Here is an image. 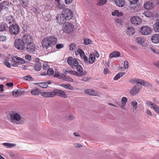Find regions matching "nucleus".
<instances>
[{
    "mask_svg": "<svg viewBox=\"0 0 159 159\" xmlns=\"http://www.w3.org/2000/svg\"><path fill=\"white\" fill-rule=\"evenodd\" d=\"M57 39L54 37L51 36L44 38L42 40V45L43 48H47L57 43Z\"/></svg>",
    "mask_w": 159,
    "mask_h": 159,
    "instance_id": "nucleus-1",
    "label": "nucleus"
},
{
    "mask_svg": "<svg viewBox=\"0 0 159 159\" xmlns=\"http://www.w3.org/2000/svg\"><path fill=\"white\" fill-rule=\"evenodd\" d=\"M8 115L10 117V122L13 123L22 124L24 123L23 121H21V116L18 113L12 111L9 113Z\"/></svg>",
    "mask_w": 159,
    "mask_h": 159,
    "instance_id": "nucleus-2",
    "label": "nucleus"
},
{
    "mask_svg": "<svg viewBox=\"0 0 159 159\" xmlns=\"http://www.w3.org/2000/svg\"><path fill=\"white\" fill-rule=\"evenodd\" d=\"M129 81L131 83H135L140 84L141 85L146 87L147 88H150L152 87V84L149 83L141 79H130Z\"/></svg>",
    "mask_w": 159,
    "mask_h": 159,
    "instance_id": "nucleus-3",
    "label": "nucleus"
},
{
    "mask_svg": "<svg viewBox=\"0 0 159 159\" xmlns=\"http://www.w3.org/2000/svg\"><path fill=\"white\" fill-rule=\"evenodd\" d=\"M14 45L17 49L20 50H24L25 48V43L22 39H16L14 41Z\"/></svg>",
    "mask_w": 159,
    "mask_h": 159,
    "instance_id": "nucleus-4",
    "label": "nucleus"
},
{
    "mask_svg": "<svg viewBox=\"0 0 159 159\" xmlns=\"http://www.w3.org/2000/svg\"><path fill=\"white\" fill-rule=\"evenodd\" d=\"M63 30L66 33H71L73 31L74 26L71 23L65 22L63 26Z\"/></svg>",
    "mask_w": 159,
    "mask_h": 159,
    "instance_id": "nucleus-5",
    "label": "nucleus"
},
{
    "mask_svg": "<svg viewBox=\"0 0 159 159\" xmlns=\"http://www.w3.org/2000/svg\"><path fill=\"white\" fill-rule=\"evenodd\" d=\"M140 31L143 35H148L152 33V30L150 27L145 25L141 28Z\"/></svg>",
    "mask_w": 159,
    "mask_h": 159,
    "instance_id": "nucleus-6",
    "label": "nucleus"
},
{
    "mask_svg": "<svg viewBox=\"0 0 159 159\" xmlns=\"http://www.w3.org/2000/svg\"><path fill=\"white\" fill-rule=\"evenodd\" d=\"M10 32L12 34L16 35L20 31L19 26L16 24L11 25L9 27Z\"/></svg>",
    "mask_w": 159,
    "mask_h": 159,
    "instance_id": "nucleus-7",
    "label": "nucleus"
},
{
    "mask_svg": "<svg viewBox=\"0 0 159 159\" xmlns=\"http://www.w3.org/2000/svg\"><path fill=\"white\" fill-rule=\"evenodd\" d=\"M54 97L58 96L66 98L67 97L66 94L65 92L61 90L54 89L53 90Z\"/></svg>",
    "mask_w": 159,
    "mask_h": 159,
    "instance_id": "nucleus-8",
    "label": "nucleus"
},
{
    "mask_svg": "<svg viewBox=\"0 0 159 159\" xmlns=\"http://www.w3.org/2000/svg\"><path fill=\"white\" fill-rule=\"evenodd\" d=\"M11 60L14 62L16 63L13 64H11L12 66H17L16 64L17 63L23 64L25 63V61L24 59L18 57L17 56H13L12 57H11Z\"/></svg>",
    "mask_w": 159,
    "mask_h": 159,
    "instance_id": "nucleus-9",
    "label": "nucleus"
},
{
    "mask_svg": "<svg viewBox=\"0 0 159 159\" xmlns=\"http://www.w3.org/2000/svg\"><path fill=\"white\" fill-rule=\"evenodd\" d=\"M62 14L66 19L68 20L71 19L73 17V13L72 11L68 9L64 10Z\"/></svg>",
    "mask_w": 159,
    "mask_h": 159,
    "instance_id": "nucleus-10",
    "label": "nucleus"
},
{
    "mask_svg": "<svg viewBox=\"0 0 159 159\" xmlns=\"http://www.w3.org/2000/svg\"><path fill=\"white\" fill-rule=\"evenodd\" d=\"M26 49L28 52L31 53L35 51L36 49V46L33 43H29L28 44H26Z\"/></svg>",
    "mask_w": 159,
    "mask_h": 159,
    "instance_id": "nucleus-11",
    "label": "nucleus"
},
{
    "mask_svg": "<svg viewBox=\"0 0 159 159\" xmlns=\"http://www.w3.org/2000/svg\"><path fill=\"white\" fill-rule=\"evenodd\" d=\"M67 62L69 65L73 68L75 67L78 65L79 63L77 59L76 58H73L72 57H70L68 58Z\"/></svg>",
    "mask_w": 159,
    "mask_h": 159,
    "instance_id": "nucleus-12",
    "label": "nucleus"
},
{
    "mask_svg": "<svg viewBox=\"0 0 159 159\" xmlns=\"http://www.w3.org/2000/svg\"><path fill=\"white\" fill-rule=\"evenodd\" d=\"M25 93V90L22 89H15L12 92L13 96L18 97L23 95Z\"/></svg>",
    "mask_w": 159,
    "mask_h": 159,
    "instance_id": "nucleus-13",
    "label": "nucleus"
},
{
    "mask_svg": "<svg viewBox=\"0 0 159 159\" xmlns=\"http://www.w3.org/2000/svg\"><path fill=\"white\" fill-rule=\"evenodd\" d=\"M132 24L136 25H140L142 23L141 19L138 16L132 17L131 19Z\"/></svg>",
    "mask_w": 159,
    "mask_h": 159,
    "instance_id": "nucleus-14",
    "label": "nucleus"
},
{
    "mask_svg": "<svg viewBox=\"0 0 159 159\" xmlns=\"http://www.w3.org/2000/svg\"><path fill=\"white\" fill-rule=\"evenodd\" d=\"M141 88L139 84H136L130 91V94L133 96L135 95L139 92Z\"/></svg>",
    "mask_w": 159,
    "mask_h": 159,
    "instance_id": "nucleus-15",
    "label": "nucleus"
},
{
    "mask_svg": "<svg viewBox=\"0 0 159 159\" xmlns=\"http://www.w3.org/2000/svg\"><path fill=\"white\" fill-rule=\"evenodd\" d=\"M22 40H23L25 43L28 44L29 43H31L32 41V37L28 34H25L24 35L22 38Z\"/></svg>",
    "mask_w": 159,
    "mask_h": 159,
    "instance_id": "nucleus-16",
    "label": "nucleus"
},
{
    "mask_svg": "<svg viewBox=\"0 0 159 159\" xmlns=\"http://www.w3.org/2000/svg\"><path fill=\"white\" fill-rule=\"evenodd\" d=\"M147 104L157 113H159V107L158 106L150 101H147Z\"/></svg>",
    "mask_w": 159,
    "mask_h": 159,
    "instance_id": "nucleus-17",
    "label": "nucleus"
},
{
    "mask_svg": "<svg viewBox=\"0 0 159 159\" xmlns=\"http://www.w3.org/2000/svg\"><path fill=\"white\" fill-rule=\"evenodd\" d=\"M41 95L46 98L53 97V92H43L41 93Z\"/></svg>",
    "mask_w": 159,
    "mask_h": 159,
    "instance_id": "nucleus-18",
    "label": "nucleus"
},
{
    "mask_svg": "<svg viewBox=\"0 0 159 159\" xmlns=\"http://www.w3.org/2000/svg\"><path fill=\"white\" fill-rule=\"evenodd\" d=\"M56 19L57 22L59 24H62L66 20V19L62 14L59 15L57 17Z\"/></svg>",
    "mask_w": 159,
    "mask_h": 159,
    "instance_id": "nucleus-19",
    "label": "nucleus"
},
{
    "mask_svg": "<svg viewBox=\"0 0 159 159\" xmlns=\"http://www.w3.org/2000/svg\"><path fill=\"white\" fill-rule=\"evenodd\" d=\"M84 92L86 94L91 96H95L97 95V94L96 91L90 89L85 90Z\"/></svg>",
    "mask_w": 159,
    "mask_h": 159,
    "instance_id": "nucleus-20",
    "label": "nucleus"
},
{
    "mask_svg": "<svg viewBox=\"0 0 159 159\" xmlns=\"http://www.w3.org/2000/svg\"><path fill=\"white\" fill-rule=\"evenodd\" d=\"M144 7L146 9L151 10L153 8L154 5L152 2H148L145 3Z\"/></svg>",
    "mask_w": 159,
    "mask_h": 159,
    "instance_id": "nucleus-21",
    "label": "nucleus"
},
{
    "mask_svg": "<svg viewBox=\"0 0 159 159\" xmlns=\"http://www.w3.org/2000/svg\"><path fill=\"white\" fill-rule=\"evenodd\" d=\"M135 32L134 29L132 27H127L126 31V33L128 35L132 36Z\"/></svg>",
    "mask_w": 159,
    "mask_h": 159,
    "instance_id": "nucleus-22",
    "label": "nucleus"
},
{
    "mask_svg": "<svg viewBox=\"0 0 159 159\" xmlns=\"http://www.w3.org/2000/svg\"><path fill=\"white\" fill-rule=\"evenodd\" d=\"M9 6V3L8 1H5L1 2L0 4V7L1 9H4L7 8Z\"/></svg>",
    "mask_w": 159,
    "mask_h": 159,
    "instance_id": "nucleus-23",
    "label": "nucleus"
},
{
    "mask_svg": "<svg viewBox=\"0 0 159 159\" xmlns=\"http://www.w3.org/2000/svg\"><path fill=\"white\" fill-rule=\"evenodd\" d=\"M152 42L154 43H159V34H157L153 35L151 38Z\"/></svg>",
    "mask_w": 159,
    "mask_h": 159,
    "instance_id": "nucleus-24",
    "label": "nucleus"
},
{
    "mask_svg": "<svg viewBox=\"0 0 159 159\" xmlns=\"http://www.w3.org/2000/svg\"><path fill=\"white\" fill-rule=\"evenodd\" d=\"M116 4L119 7H123L125 6V2L124 0H115Z\"/></svg>",
    "mask_w": 159,
    "mask_h": 159,
    "instance_id": "nucleus-25",
    "label": "nucleus"
},
{
    "mask_svg": "<svg viewBox=\"0 0 159 159\" xmlns=\"http://www.w3.org/2000/svg\"><path fill=\"white\" fill-rule=\"evenodd\" d=\"M120 53L119 52L117 51H114L111 53L109 55V57L110 58H112L114 57H117L120 56Z\"/></svg>",
    "mask_w": 159,
    "mask_h": 159,
    "instance_id": "nucleus-26",
    "label": "nucleus"
},
{
    "mask_svg": "<svg viewBox=\"0 0 159 159\" xmlns=\"http://www.w3.org/2000/svg\"><path fill=\"white\" fill-rule=\"evenodd\" d=\"M31 92V94L34 95H39L40 94H41V93L40 92V91L37 89H32Z\"/></svg>",
    "mask_w": 159,
    "mask_h": 159,
    "instance_id": "nucleus-27",
    "label": "nucleus"
},
{
    "mask_svg": "<svg viewBox=\"0 0 159 159\" xmlns=\"http://www.w3.org/2000/svg\"><path fill=\"white\" fill-rule=\"evenodd\" d=\"M95 59V55L94 54L90 53L89 55V62L90 64H92L94 62Z\"/></svg>",
    "mask_w": 159,
    "mask_h": 159,
    "instance_id": "nucleus-28",
    "label": "nucleus"
},
{
    "mask_svg": "<svg viewBox=\"0 0 159 159\" xmlns=\"http://www.w3.org/2000/svg\"><path fill=\"white\" fill-rule=\"evenodd\" d=\"M6 20L7 23L10 24L13 23L14 19L12 16H9L7 17Z\"/></svg>",
    "mask_w": 159,
    "mask_h": 159,
    "instance_id": "nucleus-29",
    "label": "nucleus"
},
{
    "mask_svg": "<svg viewBox=\"0 0 159 159\" xmlns=\"http://www.w3.org/2000/svg\"><path fill=\"white\" fill-rule=\"evenodd\" d=\"M136 41L137 43L141 45H143L144 42L143 39L140 37L136 38Z\"/></svg>",
    "mask_w": 159,
    "mask_h": 159,
    "instance_id": "nucleus-30",
    "label": "nucleus"
},
{
    "mask_svg": "<svg viewBox=\"0 0 159 159\" xmlns=\"http://www.w3.org/2000/svg\"><path fill=\"white\" fill-rule=\"evenodd\" d=\"M125 74V72H119L118 73L116 76L114 78V80H117L119 79L120 77L122 76L123 75H124Z\"/></svg>",
    "mask_w": 159,
    "mask_h": 159,
    "instance_id": "nucleus-31",
    "label": "nucleus"
},
{
    "mask_svg": "<svg viewBox=\"0 0 159 159\" xmlns=\"http://www.w3.org/2000/svg\"><path fill=\"white\" fill-rule=\"evenodd\" d=\"M112 14L113 16H122L123 15V12L121 11L119 12L118 10H115L112 12Z\"/></svg>",
    "mask_w": 159,
    "mask_h": 159,
    "instance_id": "nucleus-32",
    "label": "nucleus"
},
{
    "mask_svg": "<svg viewBox=\"0 0 159 159\" xmlns=\"http://www.w3.org/2000/svg\"><path fill=\"white\" fill-rule=\"evenodd\" d=\"M61 86L66 89H68L70 90H72L73 89V87L71 86V85L69 84H61Z\"/></svg>",
    "mask_w": 159,
    "mask_h": 159,
    "instance_id": "nucleus-33",
    "label": "nucleus"
},
{
    "mask_svg": "<svg viewBox=\"0 0 159 159\" xmlns=\"http://www.w3.org/2000/svg\"><path fill=\"white\" fill-rule=\"evenodd\" d=\"M2 145L4 146L7 147V148H10L13 147L14 146H15L16 145L15 144L8 143H3Z\"/></svg>",
    "mask_w": 159,
    "mask_h": 159,
    "instance_id": "nucleus-34",
    "label": "nucleus"
},
{
    "mask_svg": "<svg viewBox=\"0 0 159 159\" xmlns=\"http://www.w3.org/2000/svg\"><path fill=\"white\" fill-rule=\"evenodd\" d=\"M75 54L76 55L80 54L81 57L84 56V52L80 49H78L76 51H75Z\"/></svg>",
    "mask_w": 159,
    "mask_h": 159,
    "instance_id": "nucleus-35",
    "label": "nucleus"
},
{
    "mask_svg": "<svg viewBox=\"0 0 159 159\" xmlns=\"http://www.w3.org/2000/svg\"><path fill=\"white\" fill-rule=\"evenodd\" d=\"M34 68L36 71H39L42 68L41 64L40 63H36L34 66Z\"/></svg>",
    "mask_w": 159,
    "mask_h": 159,
    "instance_id": "nucleus-36",
    "label": "nucleus"
},
{
    "mask_svg": "<svg viewBox=\"0 0 159 159\" xmlns=\"http://www.w3.org/2000/svg\"><path fill=\"white\" fill-rule=\"evenodd\" d=\"M35 84L43 88H46L48 87V85L45 82L38 83H35Z\"/></svg>",
    "mask_w": 159,
    "mask_h": 159,
    "instance_id": "nucleus-37",
    "label": "nucleus"
},
{
    "mask_svg": "<svg viewBox=\"0 0 159 159\" xmlns=\"http://www.w3.org/2000/svg\"><path fill=\"white\" fill-rule=\"evenodd\" d=\"M73 68L76 69L79 72H84V71H83L82 67L81 66L79 65V63L78 64V65L76 66Z\"/></svg>",
    "mask_w": 159,
    "mask_h": 159,
    "instance_id": "nucleus-38",
    "label": "nucleus"
},
{
    "mask_svg": "<svg viewBox=\"0 0 159 159\" xmlns=\"http://www.w3.org/2000/svg\"><path fill=\"white\" fill-rule=\"evenodd\" d=\"M23 79L24 80L28 81H33L34 80V78L29 75L23 77Z\"/></svg>",
    "mask_w": 159,
    "mask_h": 159,
    "instance_id": "nucleus-39",
    "label": "nucleus"
},
{
    "mask_svg": "<svg viewBox=\"0 0 159 159\" xmlns=\"http://www.w3.org/2000/svg\"><path fill=\"white\" fill-rule=\"evenodd\" d=\"M153 28L155 32H159V22L155 23L153 25Z\"/></svg>",
    "mask_w": 159,
    "mask_h": 159,
    "instance_id": "nucleus-40",
    "label": "nucleus"
},
{
    "mask_svg": "<svg viewBox=\"0 0 159 159\" xmlns=\"http://www.w3.org/2000/svg\"><path fill=\"white\" fill-rule=\"evenodd\" d=\"M6 27L5 26L4 24L2 23H0V31H5L6 30Z\"/></svg>",
    "mask_w": 159,
    "mask_h": 159,
    "instance_id": "nucleus-41",
    "label": "nucleus"
},
{
    "mask_svg": "<svg viewBox=\"0 0 159 159\" xmlns=\"http://www.w3.org/2000/svg\"><path fill=\"white\" fill-rule=\"evenodd\" d=\"M98 3L97 5H102L105 4L107 2V0H98Z\"/></svg>",
    "mask_w": 159,
    "mask_h": 159,
    "instance_id": "nucleus-42",
    "label": "nucleus"
},
{
    "mask_svg": "<svg viewBox=\"0 0 159 159\" xmlns=\"http://www.w3.org/2000/svg\"><path fill=\"white\" fill-rule=\"evenodd\" d=\"M47 74L49 75H52L54 73V70L52 68H49L47 71Z\"/></svg>",
    "mask_w": 159,
    "mask_h": 159,
    "instance_id": "nucleus-43",
    "label": "nucleus"
},
{
    "mask_svg": "<svg viewBox=\"0 0 159 159\" xmlns=\"http://www.w3.org/2000/svg\"><path fill=\"white\" fill-rule=\"evenodd\" d=\"M80 74L78 73L77 72L75 71L74 75H76L78 77H80L84 75H85L87 73V72L84 71V72H80Z\"/></svg>",
    "mask_w": 159,
    "mask_h": 159,
    "instance_id": "nucleus-44",
    "label": "nucleus"
},
{
    "mask_svg": "<svg viewBox=\"0 0 159 159\" xmlns=\"http://www.w3.org/2000/svg\"><path fill=\"white\" fill-rule=\"evenodd\" d=\"M70 50H73L76 48L75 44L74 43H71L69 45Z\"/></svg>",
    "mask_w": 159,
    "mask_h": 159,
    "instance_id": "nucleus-45",
    "label": "nucleus"
},
{
    "mask_svg": "<svg viewBox=\"0 0 159 159\" xmlns=\"http://www.w3.org/2000/svg\"><path fill=\"white\" fill-rule=\"evenodd\" d=\"M131 104L135 109H137L138 107L137 103V102L135 101H133L131 102Z\"/></svg>",
    "mask_w": 159,
    "mask_h": 159,
    "instance_id": "nucleus-46",
    "label": "nucleus"
},
{
    "mask_svg": "<svg viewBox=\"0 0 159 159\" xmlns=\"http://www.w3.org/2000/svg\"><path fill=\"white\" fill-rule=\"evenodd\" d=\"M129 7L131 11L134 10L136 7V5L130 3V5L129 6Z\"/></svg>",
    "mask_w": 159,
    "mask_h": 159,
    "instance_id": "nucleus-47",
    "label": "nucleus"
},
{
    "mask_svg": "<svg viewBox=\"0 0 159 159\" xmlns=\"http://www.w3.org/2000/svg\"><path fill=\"white\" fill-rule=\"evenodd\" d=\"M143 14L145 16L148 17H151L152 15V13L151 12H149V11H147V12H145L144 13H143Z\"/></svg>",
    "mask_w": 159,
    "mask_h": 159,
    "instance_id": "nucleus-48",
    "label": "nucleus"
},
{
    "mask_svg": "<svg viewBox=\"0 0 159 159\" xmlns=\"http://www.w3.org/2000/svg\"><path fill=\"white\" fill-rule=\"evenodd\" d=\"M91 42V40L89 39H84V43L85 45L90 44Z\"/></svg>",
    "mask_w": 159,
    "mask_h": 159,
    "instance_id": "nucleus-49",
    "label": "nucleus"
},
{
    "mask_svg": "<svg viewBox=\"0 0 159 159\" xmlns=\"http://www.w3.org/2000/svg\"><path fill=\"white\" fill-rule=\"evenodd\" d=\"M20 3L22 6L24 7H27L28 5L27 3L24 2L23 0H21Z\"/></svg>",
    "mask_w": 159,
    "mask_h": 159,
    "instance_id": "nucleus-50",
    "label": "nucleus"
},
{
    "mask_svg": "<svg viewBox=\"0 0 159 159\" xmlns=\"http://www.w3.org/2000/svg\"><path fill=\"white\" fill-rule=\"evenodd\" d=\"M64 80L71 82H72L73 81V80L72 78L67 75H66Z\"/></svg>",
    "mask_w": 159,
    "mask_h": 159,
    "instance_id": "nucleus-51",
    "label": "nucleus"
},
{
    "mask_svg": "<svg viewBox=\"0 0 159 159\" xmlns=\"http://www.w3.org/2000/svg\"><path fill=\"white\" fill-rule=\"evenodd\" d=\"M129 63L127 61H124V66L125 69H128L129 68Z\"/></svg>",
    "mask_w": 159,
    "mask_h": 159,
    "instance_id": "nucleus-52",
    "label": "nucleus"
},
{
    "mask_svg": "<svg viewBox=\"0 0 159 159\" xmlns=\"http://www.w3.org/2000/svg\"><path fill=\"white\" fill-rule=\"evenodd\" d=\"M49 66L47 63H44L43 64V68L44 70H47L49 69Z\"/></svg>",
    "mask_w": 159,
    "mask_h": 159,
    "instance_id": "nucleus-53",
    "label": "nucleus"
},
{
    "mask_svg": "<svg viewBox=\"0 0 159 159\" xmlns=\"http://www.w3.org/2000/svg\"><path fill=\"white\" fill-rule=\"evenodd\" d=\"M66 74H67L66 72H65V74H60L59 79H62L63 80H64L66 76Z\"/></svg>",
    "mask_w": 159,
    "mask_h": 159,
    "instance_id": "nucleus-54",
    "label": "nucleus"
},
{
    "mask_svg": "<svg viewBox=\"0 0 159 159\" xmlns=\"http://www.w3.org/2000/svg\"><path fill=\"white\" fill-rule=\"evenodd\" d=\"M64 47V45L63 44H57L56 45V48L57 49H60L63 48Z\"/></svg>",
    "mask_w": 159,
    "mask_h": 159,
    "instance_id": "nucleus-55",
    "label": "nucleus"
},
{
    "mask_svg": "<svg viewBox=\"0 0 159 159\" xmlns=\"http://www.w3.org/2000/svg\"><path fill=\"white\" fill-rule=\"evenodd\" d=\"M74 145L76 148H80L82 147V145L81 144L78 143H74Z\"/></svg>",
    "mask_w": 159,
    "mask_h": 159,
    "instance_id": "nucleus-56",
    "label": "nucleus"
},
{
    "mask_svg": "<svg viewBox=\"0 0 159 159\" xmlns=\"http://www.w3.org/2000/svg\"><path fill=\"white\" fill-rule=\"evenodd\" d=\"M151 50L157 54H158L159 53V51L156 49H155L153 47H151L150 48Z\"/></svg>",
    "mask_w": 159,
    "mask_h": 159,
    "instance_id": "nucleus-57",
    "label": "nucleus"
},
{
    "mask_svg": "<svg viewBox=\"0 0 159 159\" xmlns=\"http://www.w3.org/2000/svg\"><path fill=\"white\" fill-rule=\"evenodd\" d=\"M6 36H0V41L4 42L6 40Z\"/></svg>",
    "mask_w": 159,
    "mask_h": 159,
    "instance_id": "nucleus-58",
    "label": "nucleus"
},
{
    "mask_svg": "<svg viewBox=\"0 0 159 159\" xmlns=\"http://www.w3.org/2000/svg\"><path fill=\"white\" fill-rule=\"evenodd\" d=\"M127 100H121V106L123 107L125 106L126 102Z\"/></svg>",
    "mask_w": 159,
    "mask_h": 159,
    "instance_id": "nucleus-59",
    "label": "nucleus"
},
{
    "mask_svg": "<svg viewBox=\"0 0 159 159\" xmlns=\"http://www.w3.org/2000/svg\"><path fill=\"white\" fill-rule=\"evenodd\" d=\"M25 58L29 60V61H30L31 59V56L29 54H27L25 56Z\"/></svg>",
    "mask_w": 159,
    "mask_h": 159,
    "instance_id": "nucleus-60",
    "label": "nucleus"
},
{
    "mask_svg": "<svg viewBox=\"0 0 159 159\" xmlns=\"http://www.w3.org/2000/svg\"><path fill=\"white\" fill-rule=\"evenodd\" d=\"M138 0H130L129 2L130 3L133 4H136L138 2Z\"/></svg>",
    "mask_w": 159,
    "mask_h": 159,
    "instance_id": "nucleus-61",
    "label": "nucleus"
},
{
    "mask_svg": "<svg viewBox=\"0 0 159 159\" xmlns=\"http://www.w3.org/2000/svg\"><path fill=\"white\" fill-rule=\"evenodd\" d=\"M60 0H55V1L57 2L58 3V5L57 6L58 7H59L60 9L63 8V6L61 5L59 1Z\"/></svg>",
    "mask_w": 159,
    "mask_h": 159,
    "instance_id": "nucleus-62",
    "label": "nucleus"
},
{
    "mask_svg": "<svg viewBox=\"0 0 159 159\" xmlns=\"http://www.w3.org/2000/svg\"><path fill=\"white\" fill-rule=\"evenodd\" d=\"M75 71H73L72 70H69L66 71V72L68 73H70V74L73 75H74L75 74Z\"/></svg>",
    "mask_w": 159,
    "mask_h": 159,
    "instance_id": "nucleus-63",
    "label": "nucleus"
},
{
    "mask_svg": "<svg viewBox=\"0 0 159 159\" xmlns=\"http://www.w3.org/2000/svg\"><path fill=\"white\" fill-rule=\"evenodd\" d=\"M4 64L7 67L10 68L11 67L10 63L7 61H5L4 62Z\"/></svg>",
    "mask_w": 159,
    "mask_h": 159,
    "instance_id": "nucleus-64",
    "label": "nucleus"
}]
</instances>
